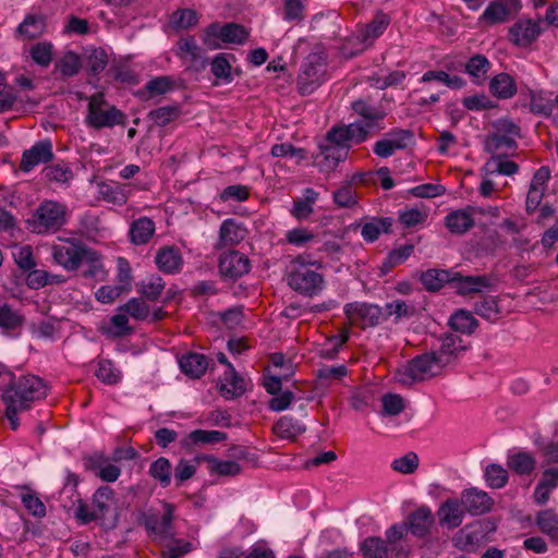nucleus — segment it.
<instances>
[{"label": "nucleus", "instance_id": "58836bf2", "mask_svg": "<svg viewBox=\"0 0 558 558\" xmlns=\"http://www.w3.org/2000/svg\"><path fill=\"white\" fill-rule=\"evenodd\" d=\"M535 458L526 451L517 452L508 459V468L519 475L531 474L535 470Z\"/></svg>", "mask_w": 558, "mask_h": 558}, {"label": "nucleus", "instance_id": "ddd939ff", "mask_svg": "<svg viewBox=\"0 0 558 558\" xmlns=\"http://www.w3.org/2000/svg\"><path fill=\"white\" fill-rule=\"evenodd\" d=\"M343 312L351 324L363 329L378 326L384 320V311L376 304L348 303L344 305Z\"/></svg>", "mask_w": 558, "mask_h": 558}, {"label": "nucleus", "instance_id": "e2e57ef3", "mask_svg": "<svg viewBox=\"0 0 558 558\" xmlns=\"http://www.w3.org/2000/svg\"><path fill=\"white\" fill-rule=\"evenodd\" d=\"M119 311L128 313L132 318L136 320H144L149 315L148 305L138 298H132L129 302L121 305Z\"/></svg>", "mask_w": 558, "mask_h": 558}, {"label": "nucleus", "instance_id": "c85d7f7f", "mask_svg": "<svg viewBox=\"0 0 558 558\" xmlns=\"http://www.w3.org/2000/svg\"><path fill=\"white\" fill-rule=\"evenodd\" d=\"M155 263L160 271L172 275L181 270L183 258L178 247L163 246L158 250Z\"/></svg>", "mask_w": 558, "mask_h": 558}, {"label": "nucleus", "instance_id": "7ed1b4c3", "mask_svg": "<svg viewBox=\"0 0 558 558\" xmlns=\"http://www.w3.org/2000/svg\"><path fill=\"white\" fill-rule=\"evenodd\" d=\"M126 122V114L116 106L110 105L105 99L104 93H96L89 97L85 118V123L89 128L95 130L111 129L116 125L125 126Z\"/></svg>", "mask_w": 558, "mask_h": 558}, {"label": "nucleus", "instance_id": "f8f14e48", "mask_svg": "<svg viewBox=\"0 0 558 558\" xmlns=\"http://www.w3.org/2000/svg\"><path fill=\"white\" fill-rule=\"evenodd\" d=\"M351 108L354 113L360 117V119L353 123L366 132V140L384 130L383 121L386 118L385 110L371 105L364 99L353 101Z\"/></svg>", "mask_w": 558, "mask_h": 558}, {"label": "nucleus", "instance_id": "4468645a", "mask_svg": "<svg viewBox=\"0 0 558 558\" xmlns=\"http://www.w3.org/2000/svg\"><path fill=\"white\" fill-rule=\"evenodd\" d=\"M251 269L248 257L239 251L222 253L219 257V274L225 280L235 281Z\"/></svg>", "mask_w": 558, "mask_h": 558}, {"label": "nucleus", "instance_id": "bf43d9fd", "mask_svg": "<svg viewBox=\"0 0 558 558\" xmlns=\"http://www.w3.org/2000/svg\"><path fill=\"white\" fill-rule=\"evenodd\" d=\"M24 317L10 305L0 306V328L5 330H14L22 326Z\"/></svg>", "mask_w": 558, "mask_h": 558}, {"label": "nucleus", "instance_id": "72a5a7b5", "mask_svg": "<svg viewBox=\"0 0 558 558\" xmlns=\"http://www.w3.org/2000/svg\"><path fill=\"white\" fill-rule=\"evenodd\" d=\"M155 233V223L148 217H141L132 222L129 231L130 240L135 245L146 244Z\"/></svg>", "mask_w": 558, "mask_h": 558}, {"label": "nucleus", "instance_id": "5fc2aeb1", "mask_svg": "<svg viewBox=\"0 0 558 558\" xmlns=\"http://www.w3.org/2000/svg\"><path fill=\"white\" fill-rule=\"evenodd\" d=\"M226 380L232 386V389L228 388L226 384L220 386V392L227 399H232L245 391L244 379L235 372L234 367H231V372L226 373Z\"/></svg>", "mask_w": 558, "mask_h": 558}, {"label": "nucleus", "instance_id": "b1692460", "mask_svg": "<svg viewBox=\"0 0 558 558\" xmlns=\"http://www.w3.org/2000/svg\"><path fill=\"white\" fill-rule=\"evenodd\" d=\"M434 523L435 517L427 506H422L411 512L405 522L408 532L420 538L430 533Z\"/></svg>", "mask_w": 558, "mask_h": 558}, {"label": "nucleus", "instance_id": "c756f323", "mask_svg": "<svg viewBox=\"0 0 558 558\" xmlns=\"http://www.w3.org/2000/svg\"><path fill=\"white\" fill-rule=\"evenodd\" d=\"M175 53L181 59L189 57L199 69H205L208 65V60L202 56V48L197 45L195 37L192 35H187L178 40Z\"/></svg>", "mask_w": 558, "mask_h": 558}, {"label": "nucleus", "instance_id": "680f3d73", "mask_svg": "<svg viewBox=\"0 0 558 558\" xmlns=\"http://www.w3.org/2000/svg\"><path fill=\"white\" fill-rule=\"evenodd\" d=\"M81 62L78 56L73 51H68L58 63L56 69L66 77L74 76L78 73Z\"/></svg>", "mask_w": 558, "mask_h": 558}, {"label": "nucleus", "instance_id": "dca6fc26", "mask_svg": "<svg viewBox=\"0 0 558 558\" xmlns=\"http://www.w3.org/2000/svg\"><path fill=\"white\" fill-rule=\"evenodd\" d=\"M350 146L332 144L324 138L319 145V151L314 155L315 165L324 172L335 170L339 162L343 161L349 154Z\"/></svg>", "mask_w": 558, "mask_h": 558}, {"label": "nucleus", "instance_id": "5701e85b", "mask_svg": "<svg viewBox=\"0 0 558 558\" xmlns=\"http://www.w3.org/2000/svg\"><path fill=\"white\" fill-rule=\"evenodd\" d=\"M114 492L109 486H100L93 496V507L95 513H99V519L107 530L114 529L118 525L119 514L116 513L113 518L106 521V515L110 511L113 502Z\"/></svg>", "mask_w": 558, "mask_h": 558}, {"label": "nucleus", "instance_id": "0eeeda50", "mask_svg": "<svg viewBox=\"0 0 558 558\" xmlns=\"http://www.w3.org/2000/svg\"><path fill=\"white\" fill-rule=\"evenodd\" d=\"M437 360L433 351L414 356L403 368L397 371V381L403 386H411L436 376L442 369Z\"/></svg>", "mask_w": 558, "mask_h": 558}, {"label": "nucleus", "instance_id": "c9c22d12", "mask_svg": "<svg viewBox=\"0 0 558 558\" xmlns=\"http://www.w3.org/2000/svg\"><path fill=\"white\" fill-rule=\"evenodd\" d=\"M445 225L451 233L463 234L474 226V219L466 210L458 209L446 216Z\"/></svg>", "mask_w": 558, "mask_h": 558}, {"label": "nucleus", "instance_id": "f03ea898", "mask_svg": "<svg viewBox=\"0 0 558 558\" xmlns=\"http://www.w3.org/2000/svg\"><path fill=\"white\" fill-rule=\"evenodd\" d=\"M327 53L322 47H316L304 59L298 75V90L301 95H310L316 90L327 76Z\"/></svg>", "mask_w": 558, "mask_h": 558}, {"label": "nucleus", "instance_id": "473e14b6", "mask_svg": "<svg viewBox=\"0 0 558 558\" xmlns=\"http://www.w3.org/2000/svg\"><path fill=\"white\" fill-rule=\"evenodd\" d=\"M208 367L207 357L204 354L190 352L180 360L181 371L192 378L202 377Z\"/></svg>", "mask_w": 558, "mask_h": 558}, {"label": "nucleus", "instance_id": "a19ab883", "mask_svg": "<svg viewBox=\"0 0 558 558\" xmlns=\"http://www.w3.org/2000/svg\"><path fill=\"white\" fill-rule=\"evenodd\" d=\"M174 31L189 29L198 23V14L193 9H178L173 11L169 20Z\"/></svg>", "mask_w": 558, "mask_h": 558}, {"label": "nucleus", "instance_id": "603ef678", "mask_svg": "<svg viewBox=\"0 0 558 558\" xmlns=\"http://www.w3.org/2000/svg\"><path fill=\"white\" fill-rule=\"evenodd\" d=\"M536 523L539 530L550 538L558 541V515L551 510L538 513Z\"/></svg>", "mask_w": 558, "mask_h": 558}, {"label": "nucleus", "instance_id": "412c9836", "mask_svg": "<svg viewBox=\"0 0 558 558\" xmlns=\"http://www.w3.org/2000/svg\"><path fill=\"white\" fill-rule=\"evenodd\" d=\"M495 282L496 279L492 276H462L460 272H452L450 284L459 294L465 295L482 292L483 289H490Z\"/></svg>", "mask_w": 558, "mask_h": 558}, {"label": "nucleus", "instance_id": "e433bc0d", "mask_svg": "<svg viewBox=\"0 0 558 558\" xmlns=\"http://www.w3.org/2000/svg\"><path fill=\"white\" fill-rule=\"evenodd\" d=\"M452 271L446 269H428L421 275V282L429 292L439 291L446 283H450Z\"/></svg>", "mask_w": 558, "mask_h": 558}, {"label": "nucleus", "instance_id": "1a4fd4ad", "mask_svg": "<svg viewBox=\"0 0 558 558\" xmlns=\"http://www.w3.org/2000/svg\"><path fill=\"white\" fill-rule=\"evenodd\" d=\"M162 511L156 512L153 509L142 511L138 514V523L144 525L148 536L160 538H173L174 532V505L162 501Z\"/></svg>", "mask_w": 558, "mask_h": 558}, {"label": "nucleus", "instance_id": "f3484780", "mask_svg": "<svg viewBox=\"0 0 558 558\" xmlns=\"http://www.w3.org/2000/svg\"><path fill=\"white\" fill-rule=\"evenodd\" d=\"M521 7L520 0H494L487 5L480 20L489 25L505 23L517 15Z\"/></svg>", "mask_w": 558, "mask_h": 558}, {"label": "nucleus", "instance_id": "4be33fe9", "mask_svg": "<svg viewBox=\"0 0 558 558\" xmlns=\"http://www.w3.org/2000/svg\"><path fill=\"white\" fill-rule=\"evenodd\" d=\"M466 511L458 498H447L437 510L439 525L449 530L459 527Z\"/></svg>", "mask_w": 558, "mask_h": 558}, {"label": "nucleus", "instance_id": "ea45409f", "mask_svg": "<svg viewBox=\"0 0 558 558\" xmlns=\"http://www.w3.org/2000/svg\"><path fill=\"white\" fill-rule=\"evenodd\" d=\"M99 197L113 205L122 206L128 202V195L119 183L101 182L98 184Z\"/></svg>", "mask_w": 558, "mask_h": 558}, {"label": "nucleus", "instance_id": "774afa93", "mask_svg": "<svg viewBox=\"0 0 558 558\" xmlns=\"http://www.w3.org/2000/svg\"><path fill=\"white\" fill-rule=\"evenodd\" d=\"M490 62L484 54H475L465 64V72L473 77H483L487 74Z\"/></svg>", "mask_w": 558, "mask_h": 558}, {"label": "nucleus", "instance_id": "09e8293b", "mask_svg": "<svg viewBox=\"0 0 558 558\" xmlns=\"http://www.w3.org/2000/svg\"><path fill=\"white\" fill-rule=\"evenodd\" d=\"M181 114V108L178 105L163 106L149 111L148 118L158 126H166L177 120Z\"/></svg>", "mask_w": 558, "mask_h": 558}, {"label": "nucleus", "instance_id": "423d86ee", "mask_svg": "<svg viewBox=\"0 0 558 558\" xmlns=\"http://www.w3.org/2000/svg\"><path fill=\"white\" fill-rule=\"evenodd\" d=\"M493 132L488 133L483 142L484 150L492 156L505 148L508 150L518 149L517 138L522 137L520 125L508 118H501L492 123Z\"/></svg>", "mask_w": 558, "mask_h": 558}, {"label": "nucleus", "instance_id": "69168bd1", "mask_svg": "<svg viewBox=\"0 0 558 558\" xmlns=\"http://www.w3.org/2000/svg\"><path fill=\"white\" fill-rule=\"evenodd\" d=\"M485 478L489 487L501 488L508 482V472L499 464H489L485 471Z\"/></svg>", "mask_w": 558, "mask_h": 558}, {"label": "nucleus", "instance_id": "4d7b16f0", "mask_svg": "<svg viewBox=\"0 0 558 558\" xmlns=\"http://www.w3.org/2000/svg\"><path fill=\"white\" fill-rule=\"evenodd\" d=\"M107 75L111 76L113 81L120 82L128 85L138 84L137 74L126 64L117 63L112 64L107 72Z\"/></svg>", "mask_w": 558, "mask_h": 558}, {"label": "nucleus", "instance_id": "393cba45", "mask_svg": "<svg viewBox=\"0 0 558 558\" xmlns=\"http://www.w3.org/2000/svg\"><path fill=\"white\" fill-rule=\"evenodd\" d=\"M365 133L362 128H359L352 122L348 125L331 128L325 137L332 144L350 146V142L360 144L366 141Z\"/></svg>", "mask_w": 558, "mask_h": 558}, {"label": "nucleus", "instance_id": "a211bd4d", "mask_svg": "<svg viewBox=\"0 0 558 558\" xmlns=\"http://www.w3.org/2000/svg\"><path fill=\"white\" fill-rule=\"evenodd\" d=\"M460 500L463 509L471 515L487 513L494 506V499L486 492L476 487L462 490Z\"/></svg>", "mask_w": 558, "mask_h": 558}, {"label": "nucleus", "instance_id": "49530a36", "mask_svg": "<svg viewBox=\"0 0 558 558\" xmlns=\"http://www.w3.org/2000/svg\"><path fill=\"white\" fill-rule=\"evenodd\" d=\"M363 558H388L386 542L377 536H369L361 544Z\"/></svg>", "mask_w": 558, "mask_h": 558}, {"label": "nucleus", "instance_id": "39448f33", "mask_svg": "<svg viewBox=\"0 0 558 558\" xmlns=\"http://www.w3.org/2000/svg\"><path fill=\"white\" fill-rule=\"evenodd\" d=\"M288 286L299 294L304 296H313L318 294L325 286L324 276L313 270L303 260L302 256H298L291 266V270L287 276Z\"/></svg>", "mask_w": 558, "mask_h": 558}, {"label": "nucleus", "instance_id": "9b49d317", "mask_svg": "<svg viewBox=\"0 0 558 558\" xmlns=\"http://www.w3.org/2000/svg\"><path fill=\"white\" fill-rule=\"evenodd\" d=\"M495 530L496 526L488 520L475 521L459 530L452 537V543L459 549L473 550L486 541L488 533Z\"/></svg>", "mask_w": 558, "mask_h": 558}, {"label": "nucleus", "instance_id": "6e6552de", "mask_svg": "<svg viewBox=\"0 0 558 558\" xmlns=\"http://www.w3.org/2000/svg\"><path fill=\"white\" fill-rule=\"evenodd\" d=\"M8 393L20 408L29 409L32 402L46 398L47 386L38 376L26 375L20 377L17 381L12 380L2 395Z\"/></svg>", "mask_w": 558, "mask_h": 558}, {"label": "nucleus", "instance_id": "338daca9", "mask_svg": "<svg viewBox=\"0 0 558 558\" xmlns=\"http://www.w3.org/2000/svg\"><path fill=\"white\" fill-rule=\"evenodd\" d=\"M413 252V244H405L400 247L393 248L392 251L389 252L387 258L383 264V267L386 268V270H389L392 267L405 262L412 255Z\"/></svg>", "mask_w": 558, "mask_h": 558}, {"label": "nucleus", "instance_id": "bb28decb", "mask_svg": "<svg viewBox=\"0 0 558 558\" xmlns=\"http://www.w3.org/2000/svg\"><path fill=\"white\" fill-rule=\"evenodd\" d=\"M541 34L538 23L532 20L519 21L509 29V39L517 46H529L537 39Z\"/></svg>", "mask_w": 558, "mask_h": 558}, {"label": "nucleus", "instance_id": "37998d69", "mask_svg": "<svg viewBox=\"0 0 558 558\" xmlns=\"http://www.w3.org/2000/svg\"><path fill=\"white\" fill-rule=\"evenodd\" d=\"M203 459L208 462L209 472L219 476H235L242 470L235 461H223L213 456H205Z\"/></svg>", "mask_w": 558, "mask_h": 558}, {"label": "nucleus", "instance_id": "3c124183", "mask_svg": "<svg viewBox=\"0 0 558 558\" xmlns=\"http://www.w3.org/2000/svg\"><path fill=\"white\" fill-rule=\"evenodd\" d=\"M53 46L49 41H40L29 49L32 60L41 68H48L52 61Z\"/></svg>", "mask_w": 558, "mask_h": 558}, {"label": "nucleus", "instance_id": "052dcab7", "mask_svg": "<svg viewBox=\"0 0 558 558\" xmlns=\"http://www.w3.org/2000/svg\"><path fill=\"white\" fill-rule=\"evenodd\" d=\"M95 376L107 385H114L121 378L120 372L113 366V363L110 360H100L98 362Z\"/></svg>", "mask_w": 558, "mask_h": 558}, {"label": "nucleus", "instance_id": "c03bdc74", "mask_svg": "<svg viewBox=\"0 0 558 558\" xmlns=\"http://www.w3.org/2000/svg\"><path fill=\"white\" fill-rule=\"evenodd\" d=\"M171 470L172 466L169 459L160 457L150 464L148 473L165 488L171 483Z\"/></svg>", "mask_w": 558, "mask_h": 558}, {"label": "nucleus", "instance_id": "6e6d98bb", "mask_svg": "<svg viewBox=\"0 0 558 558\" xmlns=\"http://www.w3.org/2000/svg\"><path fill=\"white\" fill-rule=\"evenodd\" d=\"M43 173L47 180L59 183H68L73 179V171L65 162L47 166Z\"/></svg>", "mask_w": 558, "mask_h": 558}, {"label": "nucleus", "instance_id": "79ce46f5", "mask_svg": "<svg viewBox=\"0 0 558 558\" xmlns=\"http://www.w3.org/2000/svg\"><path fill=\"white\" fill-rule=\"evenodd\" d=\"M449 325L456 331L470 335L478 324L470 312L458 310L450 316Z\"/></svg>", "mask_w": 558, "mask_h": 558}, {"label": "nucleus", "instance_id": "de8ad7c7", "mask_svg": "<svg viewBox=\"0 0 558 558\" xmlns=\"http://www.w3.org/2000/svg\"><path fill=\"white\" fill-rule=\"evenodd\" d=\"M165 281L159 276H151L150 279L145 282L137 283V292L148 301H157L165 289Z\"/></svg>", "mask_w": 558, "mask_h": 558}, {"label": "nucleus", "instance_id": "f257e3e1", "mask_svg": "<svg viewBox=\"0 0 558 558\" xmlns=\"http://www.w3.org/2000/svg\"><path fill=\"white\" fill-rule=\"evenodd\" d=\"M250 37L248 29L238 23L214 22L207 25L201 35L202 43L208 50L221 49L227 45H243Z\"/></svg>", "mask_w": 558, "mask_h": 558}, {"label": "nucleus", "instance_id": "13d9d810", "mask_svg": "<svg viewBox=\"0 0 558 558\" xmlns=\"http://www.w3.org/2000/svg\"><path fill=\"white\" fill-rule=\"evenodd\" d=\"M506 155H494L486 162L485 167L490 172H497L504 175H512L518 172L519 165L514 161L502 160Z\"/></svg>", "mask_w": 558, "mask_h": 558}, {"label": "nucleus", "instance_id": "9d476101", "mask_svg": "<svg viewBox=\"0 0 558 558\" xmlns=\"http://www.w3.org/2000/svg\"><path fill=\"white\" fill-rule=\"evenodd\" d=\"M52 258L56 264L68 271L77 270L84 262L85 254L94 256L92 248L76 239H68L51 248Z\"/></svg>", "mask_w": 558, "mask_h": 558}, {"label": "nucleus", "instance_id": "a878e982", "mask_svg": "<svg viewBox=\"0 0 558 558\" xmlns=\"http://www.w3.org/2000/svg\"><path fill=\"white\" fill-rule=\"evenodd\" d=\"M235 60L236 58L233 53L220 52L208 62L210 72L216 78L214 85H227L233 82L232 63L235 62Z\"/></svg>", "mask_w": 558, "mask_h": 558}, {"label": "nucleus", "instance_id": "0e129e2a", "mask_svg": "<svg viewBox=\"0 0 558 558\" xmlns=\"http://www.w3.org/2000/svg\"><path fill=\"white\" fill-rule=\"evenodd\" d=\"M172 544L160 553L161 558H182L193 550V544L182 538H170Z\"/></svg>", "mask_w": 558, "mask_h": 558}, {"label": "nucleus", "instance_id": "cd10ccee", "mask_svg": "<svg viewBox=\"0 0 558 558\" xmlns=\"http://www.w3.org/2000/svg\"><path fill=\"white\" fill-rule=\"evenodd\" d=\"M48 16L39 10L29 12L16 27V33L27 39L40 37L47 28Z\"/></svg>", "mask_w": 558, "mask_h": 558}, {"label": "nucleus", "instance_id": "864d4df0", "mask_svg": "<svg viewBox=\"0 0 558 558\" xmlns=\"http://www.w3.org/2000/svg\"><path fill=\"white\" fill-rule=\"evenodd\" d=\"M474 312L478 316L494 322L497 319L500 308L498 306L497 299L494 296H485L481 301L474 304Z\"/></svg>", "mask_w": 558, "mask_h": 558}, {"label": "nucleus", "instance_id": "7c9ffc66", "mask_svg": "<svg viewBox=\"0 0 558 558\" xmlns=\"http://www.w3.org/2000/svg\"><path fill=\"white\" fill-rule=\"evenodd\" d=\"M489 92L498 99H509L517 94L515 81L508 73H499L490 80Z\"/></svg>", "mask_w": 558, "mask_h": 558}, {"label": "nucleus", "instance_id": "2eb2a0df", "mask_svg": "<svg viewBox=\"0 0 558 558\" xmlns=\"http://www.w3.org/2000/svg\"><path fill=\"white\" fill-rule=\"evenodd\" d=\"M440 347L437 350H433V353L438 359V365L442 366V368L454 364L469 349V344L457 333H445L440 338Z\"/></svg>", "mask_w": 558, "mask_h": 558}, {"label": "nucleus", "instance_id": "6ab92c4d", "mask_svg": "<svg viewBox=\"0 0 558 558\" xmlns=\"http://www.w3.org/2000/svg\"><path fill=\"white\" fill-rule=\"evenodd\" d=\"M52 144L49 140L37 142L29 149L24 150L20 162V170L29 172L40 163H48L53 159Z\"/></svg>", "mask_w": 558, "mask_h": 558}, {"label": "nucleus", "instance_id": "4c0bfd02", "mask_svg": "<svg viewBox=\"0 0 558 558\" xmlns=\"http://www.w3.org/2000/svg\"><path fill=\"white\" fill-rule=\"evenodd\" d=\"M274 433L283 439H295L305 432V426L291 416H281L272 426Z\"/></svg>", "mask_w": 558, "mask_h": 558}, {"label": "nucleus", "instance_id": "2f4dec72", "mask_svg": "<svg viewBox=\"0 0 558 558\" xmlns=\"http://www.w3.org/2000/svg\"><path fill=\"white\" fill-rule=\"evenodd\" d=\"M174 88L172 77L162 75L157 76L146 83L144 88L137 90L136 96L142 100H148L151 97L165 95Z\"/></svg>", "mask_w": 558, "mask_h": 558}, {"label": "nucleus", "instance_id": "20e7f679", "mask_svg": "<svg viewBox=\"0 0 558 558\" xmlns=\"http://www.w3.org/2000/svg\"><path fill=\"white\" fill-rule=\"evenodd\" d=\"M66 222V207L54 201L43 202L26 220L27 228L38 234L57 232Z\"/></svg>", "mask_w": 558, "mask_h": 558}, {"label": "nucleus", "instance_id": "8fccbe9b", "mask_svg": "<svg viewBox=\"0 0 558 558\" xmlns=\"http://www.w3.org/2000/svg\"><path fill=\"white\" fill-rule=\"evenodd\" d=\"M332 199L338 207L352 208L357 204V195L351 182H344L332 193Z\"/></svg>", "mask_w": 558, "mask_h": 558}, {"label": "nucleus", "instance_id": "f704fd0d", "mask_svg": "<svg viewBox=\"0 0 558 558\" xmlns=\"http://www.w3.org/2000/svg\"><path fill=\"white\" fill-rule=\"evenodd\" d=\"M246 230L233 219H227L220 226L218 246L236 245L244 240Z\"/></svg>", "mask_w": 558, "mask_h": 558}, {"label": "nucleus", "instance_id": "aec40b11", "mask_svg": "<svg viewBox=\"0 0 558 558\" xmlns=\"http://www.w3.org/2000/svg\"><path fill=\"white\" fill-rule=\"evenodd\" d=\"M390 23L391 19L387 13L381 10L376 11L369 23L357 28L359 41L365 47H371L385 33Z\"/></svg>", "mask_w": 558, "mask_h": 558}, {"label": "nucleus", "instance_id": "a18cd8bd", "mask_svg": "<svg viewBox=\"0 0 558 558\" xmlns=\"http://www.w3.org/2000/svg\"><path fill=\"white\" fill-rule=\"evenodd\" d=\"M109 58L108 53L104 48H94L89 50L86 61L87 73L97 77L108 65Z\"/></svg>", "mask_w": 558, "mask_h": 558}]
</instances>
